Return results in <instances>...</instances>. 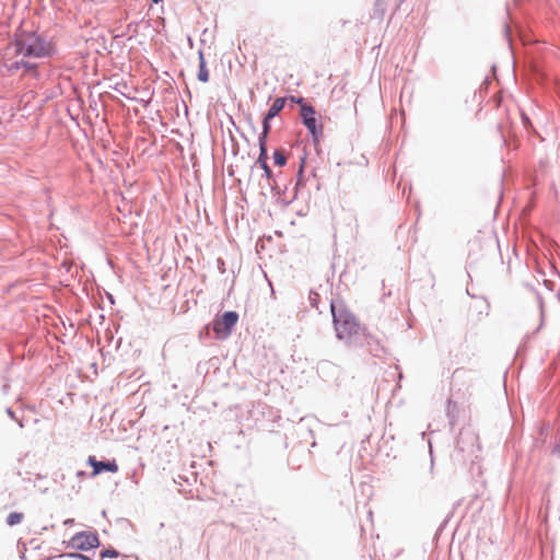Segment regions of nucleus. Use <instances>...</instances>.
<instances>
[{
	"label": "nucleus",
	"instance_id": "obj_3",
	"mask_svg": "<svg viewBox=\"0 0 560 560\" xmlns=\"http://www.w3.org/2000/svg\"><path fill=\"white\" fill-rule=\"evenodd\" d=\"M300 116L303 125L307 128L315 142L323 136V126L317 122V113L312 105H303L300 108Z\"/></svg>",
	"mask_w": 560,
	"mask_h": 560
},
{
	"label": "nucleus",
	"instance_id": "obj_14",
	"mask_svg": "<svg viewBox=\"0 0 560 560\" xmlns=\"http://www.w3.org/2000/svg\"><path fill=\"white\" fill-rule=\"evenodd\" d=\"M310 300H311L312 305L316 306V303H317V300H318V294L312 292L311 295H310Z\"/></svg>",
	"mask_w": 560,
	"mask_h": 560
},
{
	"label": "nucleus",
	"instance_id": "obj_5",
	"mask_svg": "<svg viewBox=\"0 0 560 560\" xmlns=\"http://www.w3.org/2000/svg\"><path fill=\"white\" fill-rule=\"evenodd\" d=\"M88 464L92 466L93 470L91 472L92 477H96L97 475L102 474L103 471L115 474L118 471V465L115 459L107 460V462H101L95 458V456H90L88 458Z\"/></svg>",
	"mask_w": 560,
	"mask_h": 560
},
{
	"label": "nucleus",
	"instance_id": "obj_2",
	"mask_svg": "<svg viewBox=\"0 0 560 560\" xmlns=\"http://www.w3.org/2000/svg\"><path fill=\"white\" fill-rule=\"evenodd\" d=\"M16 52L25 57L43 58L52 51L50 43L35 34H26L16 39Z\"/></svg>",
	"mask_w": 560,
	"mask_h": 560
},
{
	"label": "nucleus",
	"instance_id": "obj_13",
	"mask_svg": "<svg viewBox=\"0 0 560 560\" xmlns=\"http://www.w3.org/2000/svg\"><path fill=\"white\" fill-rule=\"evenodd\" d=\"M289 100H290L291 102H293V103L299 104V105H300V108H302V106H303V105H308V104L304 101V98H302V97L290 96V98H289Z\"/></svg>",
	"mask_w": 560,
	"mask_h": 560
},
{
	"label": "nucleus",
	"instance_id": "obj_6",
	"mask_svg": "<svg viewBox=\"0 0 560 560\" xmlns=\"http://www.w3.org/2000/svg\"><path fill=\"white\" fill-rule=\"evenodd\" d=\"M72 541L74 546L84 550L97 547L98 545V538L92 534H78L73 537Z\"/></svg>",
	"mask_w": 560,
	"mask_h": 560
},
{
	"label": "nucleus",
	"instance_id": "obj_10",
	"mask_svg": "<svg viewBox=\"0 0 560 560\" xmlns=\"http://www.w3.org/2000/svg\"><path fill=\"white\" fill-rule=\"evenodd\" d=\"M269 131H270V119H267V115H266L264 118V121H262V132L260 133L258 141L266 142Z\"/></svg>",
	"mask_w": 560,
	"mask_h": 560
},
{
	"label": "nucleus",
	"instance_id": "obj_7",
	"mask_svg": "<svg viewBox=\"0 0 560 560\" xmlns=\"http://www.w3.org/2000/svg\"><path fill=\"white\" fill-rule=\"evenodd\" d=\"M287 98L285 97H278L273 101L272 105L270 106L267 115V119H272L276 117L284 107Z\"/></svg>",
	"mask_w": 560,
	"mask_h": 560
},
{
	"label": "nucleus",
	"instance_id": "obj_15",
	"mask_svg": "<svg viewBox=\"0 0 560 560\" xmlns=\"http://www.w3.org/2000/svg\"><path fill=\"white\" fill-rule=\"evenodd\" d=\"M261 168L265 171L266 176L269 178L271 176V170L268 164L261 165Z\"/></svg>",
	"mask_w": 560,
	"mask_h": 560
},
{
	"label": "nucleus",
	"instance_id": "obj_1",
	"mask_svg": "<svg viewBox=\"0 0 560 560\" xmlns=\"http://www.w3.org/2000/svg\"><path fill=\"white\" fill-rule=\"evenodd\" d=\"M330 311L332 315L336 336L338 339L349 340L351 337L360 332V324L357 322L355 316L348 310L343 307L336 308L334 303H331Z\"/></svg>",
	"mask_w": 560,
	"mask_h": 560
},
{
	"label": "nucleus",
	"instance_id": "obj_12",
	"mask_svg": "<svg viewBox=\"0 0 560 560\" xmlns=\"http://www.w3.org/2000/svg\"><path fill=\"white\" fill-rule=\"evenodd\" d=\"M273 160H275V164L278 166H284L287 163V159H285L284 154L279 150L275 151Z\"/></svg>",
	"mask_w": 560,
	"mask_h": 560
},
{
	"label": "nucleus",
	"instance_id": "obj_8",
	"mask_svg": "<svg viewBox=\"0 0 560 560\" xmlns=\"http://www.w3.org/2000/svg\"><path fill=\"white\" fill-rule=\"evenodd\" d=\"M199 59H200V65H199V71H198V79L201 82L206 83L209 81V71L206 67V61H205L203 55L201 52L199 55Z\"/></svg>",
	"mask_w": 560,
	"mask_h": 560
},
{
	"label": "nucleus",
	"instance_id": "obj_11",
	"mask_svg": "<svg viewBox=\"0 0 560 560\" xmlns=\"http://www.w3.org/2000/svg\"><path fill=\"white\" fill-rule=\"evenodd\" d=\"M259 149H260V153H259L257 162L261 166V165L267 164V160H268L266 142H259Z\"/></svg>",
	"mask_w": 560,
	"mask_h": 560
},
{
	"label": "nucleus",
	"instance_id": "obj_9",
	"mask_svg": "<svg viewBox=\"0 0 560 560\" xmlns=\"http://www.w3.org/2000/svg\"><path fill=\"white\" fill-rule=\"evenodd\" d=\"M24 520V514L22 512H12L7 517V523L10 526H14L20 524Z\"/></svg>",
	"mask_w": 560,
	"mask_h": 560
},
{
	"label": "nucleus",
	"instance_id": "obj_16",
	"mask_svg": "<svg viewBox=\"0 0 560 560\" xmlns=\"http://www.w3.org/2000/svg\"><path fill=\"white\" fill-rule=\"evenodd\" d=\"M77 476H78V477H80V478H81V477H84V476H85V472H84V471H78Z\"/></svg>",
	"mask_w": 560,
	"mask_h": 560
},
{
	"label": "nucleus",
	"instance_id": "obj_4",
	"mask_svg": "<svg viewBox=\"0 0 560 560\" xmlns=\"http://www.w3.org/2000/svg\"><path fill=\"white\" fill-rule=\"evenodd\" d=\"M238 322V314L234 311L225 312L213 322V332L219 338H226Z\"/></svg>",
	"mask_w": 560,
	"mask_h": 560
}]
</instances>
